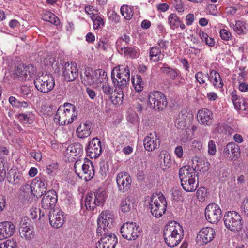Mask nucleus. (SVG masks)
<instances>
[{
	"label": "nucleus",
	"instance_id": "obj_1",
	"mask_svg": "<svg viewBox=\"0 0 248 248\" xmlns=\"http://www.w3.org/2000/svg\"><path fill=\"white\" fill-rule=\"evenodd\" d=\"M112 216L108 211H105L102 212L97 219V233L98 235L100 234V235H104L100 240L108 248H112L117 244L118 241L115 234H107L113 222Z\"/></svg>",
	"mask_w": 248,
	"mask_h": 248
},
{
	"label": "nucleus",
	"instance_id": "obj_2",
	"mask_svg": "<svg viewBox=\"0 0 248 248\" xmlns=\"http://www.w3.org/2000/svg\"><path fill=\"white\" fill-rule=\"evenodd\" d=\"M163 237L166 244L169 247H174L183 239V229L176 222H169L164 227Z\"/></svg>",
	"mask_w": 248,
	"mask_h": 248
},
{
	"label": "nucleus",
	"instance_id": "obj_3",
	"mask_svg": "<svg viewBox=\"0 0 248 248\" xmlns=\"http://www.w3.org/2000/svg\"><path fill=\"white\" fill-rule=\"evenodd\" d=\"M76 106L65 103L57 109L54 117V121L59 125H66L72 124L77 118L78 111Z\"/></svg>",
	"mask_w": 248,
	"mask_h": 248
},
{
	"label": "nucleus",
	"instance_id": "obj_4",
	"mask_svg": "<svg viewBox=\"0 0 248 248\" xmlns=\"http://www.w3.org/2000/svg\"><path fill=\"white\" fill-rule=\"evenodd\" d=\"M33 82L37 90L43 93H47L52 91L55 85L53 76L47 73L38 74Z\"/></svg>",
	"mask_w": 248,
	"mask_h": 248
},
{
	"label": "nucleus",
	"instance_id": "obj_5",
	"mask_svg": "<svg viewBox=\"0 0 248 248\" xmlns=\"http://www.w3.org/2000/svg\"><path fill=\"white\" fill-rule=\"evenodd\" d=\"M167 205L166 200L162 194L160 196L153 195L151 198L149 208L153 216L160 217L165 214Z\"/></svg>",
	"mask_w": 248,
	"mask_h": 248
},
{
	"label": "nucleus",
	"instance_id": "obj_6",
	"mask_svg": "<svg viewBox=\"0 0 248 248\" xmlns=\"http://www.w3.org/2000/svg\"><path fill=\"white\" fill-rule=\"evenodd\" d=\"M224 222L226 228L232 232H239L243 227L242 218L239 214L234 211L226 213Z\"/></svg>",
	"mask_w": 248,
	"mask_h": 248
},
{
	"label": "nucleus",
	"instance_id": "obj_7",
	"mask_svg": "<svg viewBox=\"0 0 248 248\" xmlns=\"http://www.w3.org/2000/svg\"><path fill=\"white\" fill-rule=\"evenodd\" d=\"M81 161L77 160L74 164L76 173L80 177H83L86 181L91 180L94 176V167L92 162L89 159L85 158L84 163L82 164V171L81 172L78 171L77 167H80Z\"/></svg>",
	"mask_w": 248,
	"mask_h": 248
},
{
	"label": "nucleus",
	"instance_id": "obj_8",
	"mask_svg": "<svg viewBox=\"0 0 248 248\" xmlns=\"http://www.w3.org/2000/svg\"><path fill=\"white\" fill-rule=\"evenodd\" d=\"M167 105V98L161 92L154 91L148 95V107L155 110H162Z\"/></svg>",
	"mask_w": 248,
	"mask_h": 248
},
{
	"label": "nucleus",
	"instance_id": "obj_9",
	"mask_svg": "<svg viewBox=\"0 0 248 248\" xmlns=\"http://www.w3.org/2000/svg\"><path fill=\"white\" fill-rule=\"evenodd\" d=\"M120 231L122 236L125 239L135 240L140 235V228L136 223L127 222L121 226Z\"/></svg>",
	"mask_w": 248,
	"mask_h": 248
},
{
	"label": "nucleus",
	"instance_id": "obj_10",
	"mask_svg": "<svg viewBox=\"0 0 248 248\" xmlns=\"http://www.w3.org/2000/svg\"><path fill=\"white\" fill-rule=\"evenodd\" d=\"M205 216L208 222L217 223L220 220L221 217L220 207L215 203L208 204L205 208Z\"/></svg>",
	"mask_w": 248,
	"mask_h": 248
},
{
	"label": "nucleus",
	"instance_id": "obj_11",
	"mask_svg": "<svg viewBox=\"0 0 248 248\" xmlns=\"http://www.w3.org/2000/svg\"><path fill=\"white\" fill-rule=\"evenodd\" d=\"M216 232L211 227H204L200 230L197 234V242L201 245H205L212 241L215 236Z\"/></svg>",
	"mask_w": 248,
	"mask_h": 248
},
{
	"label": "nucleus",
	"instance_id": "obj_12",
	"mask_svg": "<svg viewBox=\"0 0 248 248\" xmlns=\"http://www.w3.org/2000/svg\"><path fill=\"white\" fill-rule=\"evenodd\" d=\"M62 75L67 81H73L78 77V71L75 62H66L62 66Z\"/></svg>",
	"mask_w": 248,
	"mask_h": 248
},
{
	"label": "nucleus",
	"instance_id": "obj_13",
	"mask_svg": "<svg viewBox=\"0 0 248 248\" xmlns=\"http://www.w3.org/2000/svg\"><path fill=\"white\" fill-rule=\"evenodd\" d=\"M57 200L56 191L54 190H49L43 195L41 206L45 210H51L55 206Z\"/></svg>",
	"mask_w": 248,
	"mask_h": 248
},
{
	"label": "nucleus",
	"instance_id": "obj_14",
	"mask_svg": "<svg viewBox=\"0 0 248 248\" xmlns=\"http://www.w3.org/2000/svg\"><path fill=\"white\" fill-rule=\"evenodd\" d=\"M87 155L91 158H96L98 157L102 152L101 141L97 138H93L89 142L86 148Z\"/></svg>",
	"mask_w": 248,
	"mask_h": 248
},
{
	"label": "nucleus",
	"instance_id": "obj_15",
	"mask_svg": "<svg viewBox=\"0 0 248 248\" xmlns=\"http://www.w3.org/2000/svg\"><path fill=\"white\" fill-rule=\"evenodd\" d=\"M49 220L53 227L59 228L62 227L64 221V212L59 208L50 211L49 213Z\"/></svg>",
	"mask_w": 248,
	"mask_h": 248
},
{
	"label": "nucleus",
	"instance_id": "obj_16",
	"mask_svg": "<svg viewBox=\"0 0 248 248\" xmlns=\"http://www.w3.org/2000/svg\"><path fill=\"white\" fill-rule=\"evenodd\" d=\"M31 220L28 217H24L20 223V235L27 240H30L34 237L33 227L31 225Z\"/></svg>",
	"mask_w": 248,
	"mask_h": 248
},
{
	"label": "nucleus",
	"instance_id": "obj_17",
	"mask_svg": "<svg viewBox=\"0 0 248 248\" xmlns=\"http://www.w3.org/2000/svg\"><path fill=\"white\" fill-rule=\"evenodd\" d=\"M116 182L118 190L124 193L130 189L132 180L130 176L127 173L121 172L117 175Z\"/></svg>",
	"mask_w": 248,
	"mask_h": 248
},
{
	"label": "nucleus",
	"instance_id": "obj_18",
	"mask_svg": "<svg viewBox=\"0 0 248 248\" xmlns=\"http://www.w3.org/2000/svg\"><path fill=\"white\" fill-rule=\"evenodd\" d=\"M35 72L34 68L31 65L25 66L24 64H19L15 70L14 76L21 80H25L28 76L33 75Z\"/></svg>",
	"mask_w": 248,
	"mask_h": 248
},
{
	"label": "nucleus",
	"instance_id": "obj_19",
	"mask_svg": "<svg viewBox=\"0 0 248 248\" xmlns=\"http://www.w3.org/2000/svg\"><path fill=\"white\" fill-rule=\"evenodd\" d=\"M213 114L211 110L206 108L200 109L197 114V119L201 124L209 126L212 123Z\"/></svg>",
	"mask_w": 248,
	"mask_h": 248
},
{
	"label": "nucleus",
	"instance_id": "obj_20",
	"mask_svg": "<svg viewBox=\"0 0 248 248\" xmlns=\"http://www.w3.org/2000/svg\"><path fill=\"white\" fill-rule=\"evenodd\" d=\"M15 231V226L10 221L0 223V239H7L13 235Z\"/></svg>",
	"mask_w": 248,
	"mask_h": 248
},
{
	"label": "nucleus",
	"instance_id": "obj_21",
	"mask_svg": "<svg viewBox=\"0 0 248 248\" xmlns=\"http://www.w3.org/2000/svg\"><path fill=\"white\" fill-rule=\"evenodd\" d=\"M222 152L224 157L232 160L239 154L240 148L236 144L231 142L223 148Z\"/></svg>",
	"mask_w": 248,
	"mask_h": 248
},
{
	"label": "nucleus",
	"instance_id": "obj_22",
	"mask_svg": "<svg viewBox=\"0 0 248 248\" xmlns=\"http://www.w3.org/2000/svg\"><path fill=\"white\" fill-rule=\"evenodd\" d=\"M82 82L86 85L95 86L99 83L95 70L90 67L85 69L84 76L82 78Z\"/></svg>",
	"mask_w": 248,
	"mask_h": 248
},
{
	"label": "nucleus",
	"instance_id": "obj_23",
	"mask_svg": "<svg viewBox=\"0 0 248 248\" xmlns=\"http://www.w3.org/2000/svg\"><path fill=\"white\" fill-rule=\"evenodd\" d=\"M181 186L187 192L195 191L198 185V177H192L186 179V180H181Z\"/></svg>",
	"mask_w": 248,
	"mask_h": 248
},
{
	"label": "nucleus",
	"instance_id": "obj_24",
	"mask_svg": "<svg viewBox=\"0 0 248 248\" xmlns=\"http://www.w3.org/2000/svg\"><path fill=\"white\" fill-rule=\"evenodd\" d=\"M143 142L145 149L148 151H152L159 147L160 141L159 137L155 135V138L146 137Z\"/></svg>",
	"mask_w": 248,
	"mask_h": 248
},
{
	"label": "nucleus",
	"instance_id": "obj_25",
	"mask_svg": "<svg viewBox=\"0 0 248 248\" xmlns=\"http://www.w3.org/2000/svg\"><path fill=\"white\" fill-rule=\"evenodd\" d=\"M162 65L163 66L160 68V71L163 74H166L172 80L180 78L182 79L181 74L179 70L177 69H173L170 66H168L166 63H159L158 65Z\"/></svg>",
	"mask_w": 248,
	"mask_h": 248
},
{
	"label": "nucleus",
	"instance_id": "obj_26",
	"mask_svg": "<svg viewBox=\"0 0 248 248\" xmlns=\"http://www.w3.org/2000/svg\"><path fill=\"white\" fill-rule=\"evenodd\" d=\"M198 177L195 169L189 166H185L181 168L179 171L180 180H186L189 178Z\"/></svg>",
	"mask_w": 248,
	"mask_h": 248
},
{
	"label": "nucleus",
	"instance_id": "obj_27",
	"mask_svg": "<svg viewBox=\"0 0 248 248\" xmlns=\"http://www.w3.org/2000/svg\"><path fill=\"white\" fill-rule=\"evenodd\" d=\"M32 185L39 189V191L37 192L38 196H43L46 193L47 184L44 178L40 176L36 177L32 180Z\"/></svg>",
	"mask_w": 248,
	"mask_h": 248
},
{
	"label": "nucleus",
	"instance_id": "obj_28",
	"mask_svg": "<svg viewBox=\"0 0 248 248\" xmlns=\"http://www.w3.org/2000/svg\"><path fill=\"white\" fill-rule=\"evenodd\" d=\"M82 152V147L80 143L77 142L69 145L66 151V155L67 157L74 158Z\"/></svg>",
	"mask_w": 248,
	"mask_h": 248
},
{
	"label": "nucleus",
	"instance_id": "obj_29",
	"mask_svg": "<svg viewBox=\"0 0 248 248\" xmlns=\"http://www.w3.org/2000/svg\"><path fill=\"white\" fill-rule=\"evenodd\" d=\"M159 159L160 167L164 170L171 167L172 160L169 153L162 151L160 153Z\"/></svg>",
	"mask_w": 248,
	"mask_h": 248
},
{
	"label": "nucleus",
	"instance_id": "obj_30",
	"mask_svg": "<svg viewBox=\"0 0 248 248\" xmlns=\"http://www.w3.org/2000/svg\"><path fill=\"white\" fill-rule=\"evenodd\" d=\"M135 206L133 199L127 196L122 199L120 204V209L122 212L127 213L132 210Z\"/></svg>",
	"mask_w": 248,
	"mask_h": 248
},
{
	"label": "nucleus",
	"instance_id": "obj_31",
	"mask_svg": "<svg viewBox=\"0 0 248 248\" xmlns=\"http://www.w3.org/2000/svg\"><path fill=\"white\" fill-rule=\"evenodd\" d=\"M208 79L211 82L213 85L218 88H221L223 86V83L221 79L219 74L215 70H212L210 72V75L207 74Z\"/></svg>",
	"mask_w": 248,
	"mask_h": 248
},
{
	"label": "nucleus",
	"instance_id": "obj_32",
	"mask_svg": "<svg viewBox=\"0 0 248 248\" xmlns=\"http://www.w3.org/2000/svg\"><path fill=\"white\" fill-rule=\"evenodd\" d=\"M91 124L89 123H84L83 125H79L77 129V134L78 137L84 138L88 137L91 133Z\"/></svg>",
	"mask_w": 248,
	"mask_h": 248
},
{
	"label": "nucleus",
	"instance_id": "obj_33",
	"mask_svg": "<svg viewBox=\"0 0 248 248\" xmlns=\"http://www.w3.org/2000/svg\"><path fill=\"white\" fill-rule=\"evenodd\" d=\"M10 167V164L6 157H0V182L4 181Z\"/></svg>",
	"mask_w": 248,
	"mask_h": 248
},
{
	"label": "nucleus",
	"instance_id": "obj_34",
	"mask_svg": "<svg viewBox=\"0 0 248 248\" xmlns=\"http://www.w3.org/2000/svg\"><path fill=\"white\" fill-rule=\"evenodd\" d=\"M164 56V55L161 53V51L158 46H153L150 48L149 51L150 60L157 62L163 60Z\"/></svg>",
	"mask_w": 248,
	"mask_h": 248
},
{
	"label": "nucleus",
	"instance_id": "obj_35",
	"mask_svg": "<svg viewBox=\"0 0 248 248\" xmlns=\"http://www.w3.org/2000/svg\"><path fill=\"white\" fill-rule=\"evenodd\" d=\"M130 42V37L126 34H122L116 41V46L118 51L123 50V49L127 46Z\"/></svg>",
	"mask_w": 248,
	"mask_h": 248
},
{
	"label": "nucleus",
	"instance_id": "obj_36",
	"mask_svg": "<svg viewBox=\"0 0 248 248\" xmlns=\"http://www.w3.org/2000/svg\"><path fill=\"white\" fill-rule=\"evenodd\" d=\"M98 206L104 204L108 196L107 191L103 188H98L95 190L93 194Z\"/></svg>",
	"mask_w": 248,
	"mask_h": 248
},
{
	"label": "nucleus",
	"instance_id": "obj_37",
	"mask_svg": "<svg viewBox=\"0 0 248 248\" xmlns=\"http://www.w3.org/2000/svg\"><path fill=\"white\" fill-rule=\"evenodd\" d=\"M115 75L117 76L120 77L121 78H124L123 82L124 80L129 82L130 81V70L127 66H119L118 70L116 68L115 69Z\"/></svg>",
	"mask_w": 248,
	"mask_h": 248
},
{
	"label": "nucleus",
	"instance_id": "obj_38",
	"mask_svg": "<svg viewBox=\"0 0 248 248\" xmlns=\"http://www.w3.org/2000/svg\"><path fill=\"white\" fill-rule=\"evenodd\" d=\"M111 77L114 87L116 88H118L119 89H121V90L123 89H124L128 83V82L125 80H124V82H123V80H124V78H121L120 77H118L117 76L116 78L115 77V69H113L112 70L111 72Z\"/></svg>",
	"mask_w": 248,
	"mask_h": 248
},
{
	"label": "nucleus",
	"instance_id": "obj_39",
	"mask_svg": "<svg viewBox=\"0 0 248 248\" xmlns=\"http://www.w3.org/2000/svg\"><path fill=\"white\" fill-rule=\"evenodd\" d=\"M232 100L235 108L237 109L245 110L248 107L246 101L242 98H239L236 94H232Z\"/></svg>",
	"mask_w": 248,
	"mask_h": 248
},
{
	"label": "nucleus",
	"instance_id": "obj_40",
	"mask_svg": "<svg viewBox=\"0 0 248 248\" xmlns=\"http://www.w3.org/2000/svg\"><path fill=\"white\" fill-rule=\"evenodd\" d=\"M85 206L87 209L93 210L97 206H98L95 197L92 193H89L85 199Z\"/></svg>",
	"mask_w": 248,
	"mask_h": 248
},
{
	"label": "nucleus",
	"instance_id": "obj_41",
	"mask_svg": "<svg viewBox=\"0 0 248 248\" xmlns=\"http://www.w3.org/2000/svg\"><path fill=\"white\" fill-rule=\"evenodd\" d=\"M233 30L238 34L246 33L248 31V26L242 21H236L235 24H233Z\"/></svg>",
	"mask_w": 248,
	"mask_h": 248
},
{
	"label": "nucleus",
	"instance_id": "obj_42",
	"mask_svg": "<svg viewBox=\"0 0 248 248\" xmlns=\"http://www.w3.org/2000/svg\"><path fill=\"white\" fill-rule=\"evenodd\" d=\"M42 18L44 20L51 23L55 25L60 24V20L52 13L48 11H46L43 15Z\"/></svg>",
	"mask_w": 248,
	"mask_h": 248
},
{
	"label": "nucleus",
	"instance_id": "obj_43",
	"mask_svg": "<svg viewBox=\"0 0 248 248\" xmlns=\"http://www.w3.org/2000/svg\"><path fill=\"white\" fill-rule=\"evenodd\" d=\"M121 54H123L125 57L135 58L138 57V53L135 47L128 46L123 49V50L118 51Z\"/></svg>",
	"mask_w": 248,
	"mask_h": 248
},
{
	"label": "nucleus",
	"instance_id": "obj_44",
	"mask_svg": "<svg viewBox=\"0 0 248 248\" xmlns=\"http://www.w3.org/2000/svg\"><path fill=\"white\" fill-rule=\"evenodd\" d=\"M168 24L171 29L175 30L178 28V25L180 24V19L176 14H170L168 16Z\"/></svg>",
	"mask_w": 248,
	"mask_h": 248
},
{
	"label": "nucleus",
	"instance_id": "obj_45",
	"mask_svg": "<svg viewBox=\"0 0 248 248\" xmlns=\"http://www.w3.org/2000/svg\"><path fill=\"white\" fill-rule=\"evenodd\" d=\"M132 83L137 92H140L143 89L144 82L141 76L136 75V77H132Z\"/></svg>",
	"mask_w": 248,
	"mask_h": 248
},
{
	"label": "nucleus",
	"instance_id": "obj_46",
	"mask_svg": "<svg viewBox=\"0 0 248 248\" xmlns=\"http://www.w3.org/2000/svg\"><path fill=\"white\" fill-rule=\"evenodd\" d=\"M101 89L105 97H109L111 96L114 92L113 88L108 83L103 81L101 83Z\"/></svg>",
	"mask_w": 248,
	"mask_h": 248
},
{
	"label": "nucleus",
	"instance_id": "obj_47",
	"mask_svg": "<svg viewBox=\"0 0 248 248\" xmlns=\"http://www.w3.org/2000/svg\"><path fill=\"white\" fill-rule=\"evenodd\" d=\"M91 19L93 21L94 29H98L104 26V22L103 19L100 16L93 15L91 16Z\"/></svg>",
	"mask_w": 248,
	"mask_h": 248
},
{
	"label": "nucleus",
	"instance_id": "obj_48",
	"mask_svg": "<svg viewBox=\"0 0 248 248\" xmlns=\"http://www.w3.org/2000/svg\"><path fill=\"white\" fill-rule=\"evenodd\" d=\"M121 13L124 18L126 20H130L132 16L133 13L131 8L127 5H123L121 7Z\"/></svg>",
	"mask_w": 248,
	"mask_h": 248
},
{
	"label": "nucleus",
	"instance_id": "obj_49",
	"mask_svg": "<svg viewBox=\"0 0 248 248\" xmlns=\"http://www.w3.org/2000/svg\"><path fill=\"white\" fill-rule=\"evenodd\" d=\"M116 91L115 90L113 95H111V96L108 97L111 100V102L115 105L121 102L123 98V92L121 90L118 91L117 93Z\"/></svg>",
	"mask_w": 248,
	"mask_h": 248
},
{
	"label": "nucleus",
	"instance_id": "obj_50",
	"mask_svg": "<svg viewBox=\"0 0 248 248\" xmlns=\"http://www.w3.org/2000/svg\"><path fill=\"white\" fill-rule=\"evenodd\" d=\"M95 72L99 83H102L103 81L107 80V75L105 70L98 69L95 70Z\"/></svg>",
	"mask_w": 248,
	"mask_h": 248
},
{
	"label": "nucleus",
	"instance_id": "obj_51",
	"mask_svg": "<svg viewBox=\"0 0 248 248\" xmlns=\"http://www.w3.org/2000/svg\"><path fill=\"white\" fill-rule=\"evenodd\" d=\"M16 240L14 239L7 240L0 244V248H17Z\"/></svg>",
	"mask_w": 248,
	"mask_h": 248
},
{
	"label": "nucleus",
	"instance_id": "obj_52",
	"mask_svg": "<svg viewBox=\"0 0 248 248\" xmlns=\"http://www.w3.org/2000/svg\"><path fill=\"white\" fill-rule=\"evenodd\" d=\"M33 186L32 185V182L31 184L25 183L21 187L20 190L21 192L25 193L27 195H32V192L33 191Z\"/></svg>",
	"mask_w": 248,
	"mask_h": 248
},
{
	"label": "nucleus",
	"instance_id": "obj_53",
	"mask_svg": "<svg viewBox=\"0 0 248 248\" xmlns=\"http://www.w3.org/2000/svg\"><path fill=\"white\" fill-rule=\"evenodd\" d=\"M58 164L57 162H52L46 166V172L48 174L53 176L57 171Z\"/></svg>",
	"mask_w": 248,
	"mask_h": 248
},
{
	"label": "nucleus",
	"instance_id": "obj_54",
	"mask_svg": "<svg viewBox=\"0 0 248 248\" xmlns=\"http://www.w3.org/2000/svg\"><path fill=\"white\" fill-rule=\"evenodd\" d=\"M196 80L200 84H203L205 83V78H208L206 74H204L201 71L196 73L195 75Z\"/></svg>",
	"mask_w": 248,
	"mask_h": 248
},
{
	"label": "nucleus",
	"instance_id": "obj_55",
	"mask_svg": "<svg viewBox=\"0 0 248 248\" xmlns=\"http://www.w3.org/2000/svg\"><path fill=\"white\" fill-rule=\"evenodd\" d=\"M217 152V147L215 141L210 140L208 144V153L210 155H215Z\"/></svg>",
	"mask_w": 248,
	"mask_h": 248
},
{
	"label": "nucleus",
	"instance_id": "obj_56",
	"mask_svg": "<svg viewBox=\"0 0 248 248\" xmlns=\"http://www.w3.org/2000/svg\"><path fill=\"white\" fill-rule=\"evenodd\" d=\"M109 46V44L106 39H100L97 44L96 47L102 50H106Z\"/></svg>",
	"mask_w": 248,
	"mask_h": 248
},
{
	"label": "nucleus",
	"instance_id": "obj_57",
	"mask_svg": "<svg viewBox=\"0 0 248 248\" xmlns=\"http://www.w3.org/2000/svg\"><path fill=\"white\" fill-rule=\"evenodd\" d=\"M220 36L222 39L226 41L229 40L232 37L231 33L230 31L224 29L220 30Z\"/></svg>",
	"mask_w": 248,
	"mask_h": 248
},
{
	"label": "nucleus",
	"instance_id": "obj_58",
	"mask_svg": "<svg viewBox=\"0 0 248 248\" xmlns=\"http://www.w3.org/2000/svg\"><path fill=\"white\" fill-rule=\"evenodd\" d=\"M206 194L207 189L203 187L199 188L197 191V196L200 200H203Z\"/></svg>",
	"mask_w": 248,
	"mask_h": 248
},
{
	"label": "nucleus",
	"instance_id": "obj_59",
	"mask_svg": "<svg viewBox=\"0 0 248 248\" xmlns=\"http://www.w3.org/2000/svg\"><path fill=\"white\" fill-rule=\"evenodd\" d=\"M173 4L175 6V9L179 13H182L184 11V3L181 0H176L174 1Z\"/></svg>",
	"mask_w": 248,
	"mask_h": 248
},
{
	"label": "nucleus",
	"instance_id": "obj_60",
	"mask_svg": "<svg viewBox=\"0 0 248 248\" xmlns=\"http://www.w3.org/2000/svg\"><path fill=\"white\" fill-rule=\"evenodd\" d=\"M187 122L186 120L180 118L179 116H178V118L177 119L176 123L177 126L178 128L180 129H183L186 127V126L187 124Z\"/></svg>",
	"mask_w": 248,
	"mask_h": 248
},
{
	"label": "nucleus",
	"instance_id": "obj_61",
	"mask_svg": "<svg viewBox=\"0 0 248 248\" xmlns=\"http://www.w3.org/2000/svg\"><path fill=\"white\" fill-rule=\"evenodd\" d=\"M241 209L245 215L248 217V198H245L243 200L242 203Z\"/></svg>",
	"mask_w": 248,
	"mask_h": 248
},
{
	"label": "nucleus",
	"instance_id": "obj_62",
	"mask_svg": "<svg viewBox=\"0 0 248 248\" xmlns=\"http://www.w3.org/2000/svg\"><path fill=\"white\" fill-rule=\"evenodd\" d=\"M192 149L195 151H200L202 147V144L201 141L194 140L192 143Z\"/></svg>",
	"mask_w": 248,
	"mask_h": 248
},
{
	"label": "nucleus",
	"instance_id": "obj_63",
	"mask_svg": "<svg viewBox=\"0 0 248 248\" xmlns=\"http://www.w3.org/2000/svg\"><path fill=\"white\" fill-rule=\"evenodd\" d=\"M229 175L230 171L227 169H224L220 171L219 177L222 181L225 180L229 177Z\"/></svg>",
	"mask_w": 248,
	"mask_h": 248
},
{
	"label": "nucleus",
	"instance_id": "obj_64",
	"mask_svg": "<svg viewBox=\"0 0 248 248\" xmlns=\"http://www.w3.org/2000/svg\"><path fill=\"white\" fill-rule=\"evenodd\" d=\"M157 45L160 50L162 49L163 50H166L169 44V41L167 40H159L157 42Z\"/></svg>",
	"mask_w": 248,
	"mask_h": 248
}]
</instances>
